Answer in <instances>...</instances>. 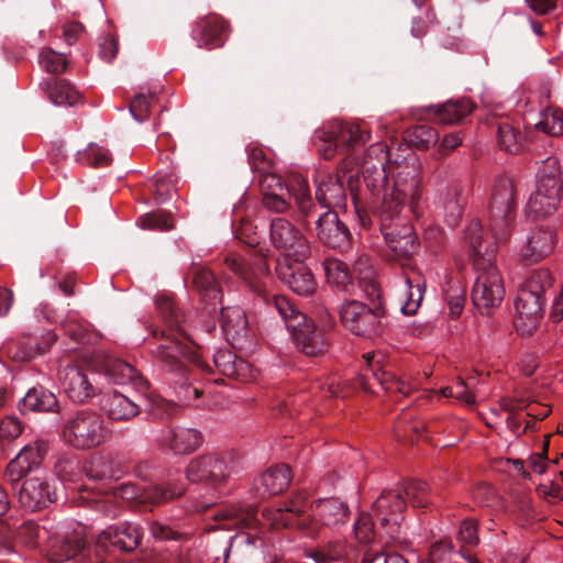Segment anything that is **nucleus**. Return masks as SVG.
Segmentation results:
<instances>
[{
	"mask_svg": "<svg viewBox=\"0 0 563 563\" xmlns=\"http://www.w3.org/2000/svg\"><path fill=\"white\" fill-rule=\"evenodd\" d=\"M372 155L377 157V164L366 161L363 177L371 190L382 191L377 214L399 217L406 205L416 212L422 198V180L415 167L406 162L391 161L384 143L373 144L368 150V156Z\"/></svg>",
	"mask_w": 563,
	"mask_h": 563,
	"instance_id": "obj_1",
	"label": "nucleus"
},
{
	"mask_svg": "<svg viewBox=\"0 0 563 563\" xmlns=\"http://www.w3.org/2000/svg\"><path fill=\"white\" fill-rule=\"evenodd\" d=\"M263 519L273 528L296 527L309 536L332 530L345 525L350 517L349 507L338 498H323L307 506L303 494L296 495L284 507L265 508Z\"/></svg>",
	"mask_w": 563,
	"mask_h": 563,
	"instance_id": "obj_2",
	"label": "nucleus"
},
{
	"mask_svg": "<svg viewBox=\"0 0 563 563\" xmlns=\"http://www.w3.org/2000/svg\"><path fill=\"white\" fill-rule=\"evenodd\" d=\"M166 329L161 332L164 342L161 343L155 352L156 360L169 372L180 369L183 358L203 367V362L199 356V347L186 333L180 323L185 322L183 313L175 308V303L169 298H163L157 301Z\"/></svg>",
	"mask_w": 563,
	"mask_h": 563,
	"instance_id": "obj_3",
	"label": "nucleus"
},
{
	"mask_svg": "<svg viewBox=\"0 0 563 563\" xmlns=\"http://www.w3.org/2000/svg\"><path fill=\"white\" fill-rule=\"evenodd\" d=\"M273 305L291 332L297 347L303 354L318 356L328 350L329 341L324 331L301 313L288 298L276 296Z\"/></svg>",
	"mask_w": 563,
	"mask_h": 563,
	"instance_id": "obj_4",
	"label": "nucleus"
},
{
	"mask_svg": "<svg viewBox=\"0 0 563 563\" xmlns=\"http://www.w3.org/2000/svg\"><path fill=\"white\" fill-rule=\"evenodd\" d=\"M563 199V172L556 158L544 161L539 170L534 192L528 200V211L536 217H545L559 208Z\"/></svg>",
	"mask_w": 563,
	"mask_h": 563,
	"instance_id": "obj_5",
	"label": "nucleus"
},
{
	"mask_svg": "<svg viewBox=\"0 0 563 563\" xmlns=\"http://www.w3.org/2000/svg\"><path fill=\"white\" fill-rule=\"evenodd\" d=\"M488 258L475 260L477 273L473 289L472 301L481 313L488 314L498 307L505 297L503 276L495 265V249L487 252Z\"/></svg>",
	"mask_w": 563,
	"mask_h": 563,
	"instance_id": "obj_6",
	"label": "nucleus"
},
{
	"mask_svg": "<svg viewBox=\"0 0 563 563\" xmlns=\"http://www.w3.org/2000/svg\"><path fill=\"white\" fill-rule=\"evenodd\" d=\"M340 319L347 331L366 339L377 338L386 330V313L379 302L368 307L358 300H346L340 307Z\"/></svg>",
	"mask_w": 563,
	"mask_h": 563,
	"instance_id": "obj_7",
	"label": "nucleus"
},
{
	"mask_svg": "<svg viewBox=\"0 0 563 563\" xmlns=\"http://www.w3.org/2000/svg\"><path fill=\"white\" fill-rule=\"evenodd\" d=\"M62 437L69 445L87 450L101 445L107 439V430L99 413L78 410L65 419Z\"/></svg>",
	"mask_w": 563,
	"mask_h": 563,
	"instance_id": "obj_8",
	"label": "nucleus"
},
{
	"mask_svg": "<svg viewBox=\"0 0 563 563\" xmlns=\"http://www.w3.org/2000/svg\"><path fill=\"white\" fill-rule=\"evenodd\" d=\"M515 185L509 178L496 180L489 205L490 229L496 240L505 241L515 217Z\"/></svg>",
	"mask_w": 563,
	"mask_h": 563,
	"instance_id": "obj_9",
	"label": "nucleus"
},
{
	"mask_svg": "<svg viewBox=\"0 0 563 563\" xmlns=\"http://www.w3.org/2000/svg\"><path fill=\"white\" fill-rule=\"evenodd\" d=\"M269 240L282 254V258L306 260L310 244L303 233L285 218H274L269 227Z\"/></svg>",
	"mask_w": 563,
	"mask_h": 563,
	"instance_id": "obj_10",
	"label": "nucleus"
},
{
	"mask_svg": "<svg viewBox=\"0 0 563 563\" xmlns=\"http://www.w3.org/2000/svg\"><path fill=\"white\" fill-rule=\"evenodd\" d=\"M357 175L358 170L347 169L344 162L335 174L327 175L318 185L316 197L319 203L330 210L344 209L347 201L346 186L352 191Z\"/></svg>",
	"mask_w": 563,
	"mask_h": 563,
	"instance_id": "obj_11",
	"label": "nucleus"
},
{
	"mask_svg": "<svg viewBox=\"0 0 563 563\" xmlns=\"http://www.w3.org/2000/svg\"><path fill=\"white\" fill-rule=\"evenodd\" d=\"M380 230L395 258L408 260L417 251V238L405 218L378 216Z\"/></svg>",
	"mask_w": 563,
	"mask_h": 563,
	"instance_id": "obj_12",
	"label": "nucleus"
},
{
	"mask_svg": "<svg viewBox=\"0 0 563 563\" xmlns=\"http://www.w3.org/2000/svg\"><path fill=\"white\" fill-rule=\"evenodd\" d=\"M230 474L228 459L222 454L208 453L196 456L186 467L188 481L206 483L214 488L223 485Z\"/></svg>",
	"mask_w": 563,
	"mask_h": 563,
	"instance_id": "obj_13",
	"label": "nucleus"
},
{
	"mask_svg": "<svg viewBox=\"0 0 563 563\" xmlns=\"http://www.w3.org/2000/svg\"><path fill=\"white\" fill-rule=\"evenodd\" d=\"M203 437L195 428L184 426H167L161 429L156 437L158 449L173 455H189L202 444Z\"/></svg>",
	"mask_w": 563,
	"mask_h": 563,
	"instance_id": "obj_14",
	"label": "nucleus"
},
{
	"mask_svg": "<svg viewBox=\"0 0 563 563\" xmlns=\"http://www.w3.org/2000/svg\"><path fill=\"white\" fill-rule=\"evenodd\" d=\"M16 496L20 506L29 511L41 510L56 500L55 489L40 476L25 478L20 485Z\"/></svg>",
	"mask_w": 563,
	"mask_h": 563,
	"instance_id": "obj_15",
	"label": "nucleus"
},
{
	"mask_svg": "<svg viewBox=\"0 0 563 563\" xmlns=\"http://www.w3.org/2000/svg\"><path fill=\"white\" fill-rule=\"evenodd\" d=\"M305 260L279 258L276 265L278 278L298 295H310L316 289V282Z\"/></svg>",
	"mask_w": 563,
	"mask_h": 563,
	"instance_id": "obj_16",
	"label": "nucleus"
},
{
	"mask_svg": "<svg viewBox=\"0 0 563 563\" xmlns=\"http://www.w3.org/2000/svg\"><path fill=\"white\" fill-rule=\"evenodd\" d=\"M544 298L519 289L515 307V327L521 334H531L543 317Z\"/></svg>",
	"mask_w": 563,
	"mask_h": 563,
	"instance_id": "obj_17",
	"label": "nucleus"
},
{
	"mask_svg": "<svg viewBox=\"0 0 563 563\" xmlns=\"http://www.w3.org/2000/svg\"><path fill=\"white\" fill-rule=\"evenodd\" d=\"M317 235L329 247L343 251L350 246V231L333 210L325 211L319 218Z\"/></svg>",
	"mask_w": 563,
	"mask_h": 563,
	"instance_id": "obj_18",
	"label": "nucleus"
},
{
	"mask_svg": "<svg viewBox=\"0 0 563 563\" xmlns=\"http://www.w3.org/2000/svg\"><path fill=\"white\" fill-rule=\"evenodd\" d=\"M141 539V529L135 525L125 522L103 530L97 537V547L103 551L110 545L122 551H132L139 547Z\"/></svg>",
	"mask_w": 563,
	"mask_h": 563,
	"instance_id": "obj_19",
	"label": "nucleus"
},
{
	"mask_svg": "<svg viewBox=\"0 0 563 563\" xmlns=\"http://www.w3.org/2000/svg\"><path fill=\"white\" fill-rule=\"evenodd\" d=\"M556 244L555 233L550 229L534 228L520 250V257L527 264H533L549 256Z\"/></svg>",
	"mask_w": 563,
	"mask_h": 563,
	"instance_id": "obj_20",
	"label": "nucleus"
},
{
	"mask_svg": "<svg viewBox=\"0 0 563 563\" xmlns=\"http://www.w3.org/2000/svg\"><path fill=\"white\" fill-rule=\"evenodd\" d=\"M228 29L229 25L220 15L209 14L197 20L192 29V37L199 47L211 49L223 45V35Z\"/></svg>",
	"mask_w": 563,
	"mask_h": 563,
	"instance_id": "obj_21",
	"label": "nucleus"
},
{
	"mask_svg": "<svg viewBox=\"0 0 563 563\" xmlns=\"http://www.w3.org/2000/svg\"><path fill=\"white\" fill-rule=\"evenodd\" d=\"M322 137L330 140L333 135L341 148L356 147L371 139L369 131L360 123L334 121L321 128Z\"/></svg>",
	"mask_w": 563,
	"mask_h": 563,
	"instance_id": "obj_22",
	"label": "nucleus"
},
{
	"mask_svg": "<svg viewBox=\"0 0 563 563\" xmlns=\"http://www.w3.org/2000/svg\"><path fill=\"white\" fill-rule=\"evenodd\" d=\"M184 494V487L177 486L174 488L170 487H162V486H150L144 494H140L137 487L133 484H122L120 485L114 495L121 497L125 500H135L137 499L141 503H152V504H161L168 501L175 497H179Z\"/></svg>",
	"mask_w": 563,
	"mask_h": 563,
	"instance_id": "obj_23",
	"label": "nucleus"
},
{
	"mask_svg": "<svg viewBox=\"0 0 563 563\" xmlns=\"http://www.w3.org/2000/svg\"><path fill=\"white\" fill-rule=\"evenodd\" d=\"M405 508L406 499L400 490L384 492L374 503L375 515L382 526H391V532L399 525Z\"/></svg>",
	"mask_w": 563,
	"mask_h": 563,
	"instance_id": "obj_24",
	"label": "nucleus"
},
{
	"mask_svg": "<svg viewBox=\"0 0 563 563\" xmlns=\"http://www.w3.org/2000/svg\"><path fill=\"white\" fill-rule=\"evenodd\" d=\"M41 462L40 448L37 445H26L8 464L5 476L12 485L18 484L23 478H27V474L37 468Z\"/></svg>",
	"mask_w": 563,
	"mask_h": 563,
	"instance_id": "obj_25",
	"label": "nucleus"
},
{
	"mask_svg": "<svg viewBox=\"0 0 563 563\" xmlns=\"http://www.w3.org/2000/svg\"><path fill=\"white\" fill-rule=\"evenodd\" d=\"M225 263L229 269L241 276L254 290H260L257 282L269 273L268 262L262 255L254 256L252 262H245L240 257H228Z\"/></svg>",
	"mask_w": 563,
	"mask_h": 563,
	"instance_id": "obj_26",
	"label": "nucleus"
},
{
	"mask_svg": "<svg viewBox=\"0 0 563 563\" xmlns=\"http://www.w3.org/2000/svg\"><path fill=\"white\" fill-rule=\"evenodd\" d=\"M60 378L65 393L71 400L84 402L93 395V387L81 369L74 366L66 367L60 373Z\"/></svg>",
	"mask_w": 563,
	"mask_h": 563,
	"instance_id": "obj_27",
	"label": "nucleus"
},
{
	"mask_svg": "<svg viewBox=\"0 0 563 563\" xmlns=\"http://www.w3.org/2000/svg\"><path fill=\"white\" fill-rule=\"evenodd\" d=\"M366 364L369 366L373 378L379 384V386L387 393H395L401 396H408L412 390L417 388V384L413 382L406 380L404 378H397L390 371L382 368L379 366H372V362L375 357L374 353H366L363 355Z\"/></svg>",
	"mask_w": 563,
	"mask_h": 563,
	"instance_id": "obj_28",
	"label": "nucleus"
},
{
	"mask_svg": "<svg viewBox=\"0 0 563 563\" xmlns=\"http://www.w3.org/2000/svg\"><path fill=\"white\" fill-rule=\"evenodd\" d=\"M213 364L217 369L227 377L242 382L253 378L250 363L238 358L236 355L229 350H219L213 356Z\"/></svg>",
	"mask_w": 563,
	"mask_h": 563,
	"instance_id": "obj_29",
	"label": "nucleus"
},
{
	"mask_svg": "<svg viewBox=\"0 0 563 563\" xmlns=\"http://www.w3.org/2000/svg\"><path fill=\"white\" fill-rule=\"evenodd\" d=\"M426 290V279L416 271L405 275V289L400 297L401 310L405 314L411 316L419 309Z\"/></svg>",
	"mask_w": 563,
	"mask_h": 563,
	"instance_id": "obj_30",
	"label": "nucleus"
},
{
	"mask_svg": "<svg viewBox=\"0 0 563 563\" xmlns=\"http://www.w3.org/2000/svg\"><path fill=\"white\" fill-rule=\"evenodd\" d=\"M101 408L108 418L117 421H128L140 413L139 405L120 393L104 395Z\"/></svg>",
	"mask_w": 563,
	"mask_h": 563,
	"instance_id": "obj_31",
	"label": "nucleus"
},
{
	"mask_svg": "<svg viewBox=\"0 0 563 563\" xmlns=\"http://www.w3.org/2000/svg\"><path fill=\"white\" fill-rule=\"evenodd\" d=\"M263 191V205L273 212L282 213L289 209V202L284 198V185L280 177L274 174H266L261 179Z\"/></svg>",
	"mask_w": 563,
	"mask_h": 563,
	"instance_id": "obj_32",
	"label": "nucleus"
},
{
	"mask_svg": "<svg viewBox=\"0 0 563 563\" xmlns=\"http://www.w3.org/2000/svg\"><path fill=\"white\" fill-rule=\"evenodd\" d=\"M220 322L227 340L231 343L239 341L246 333L247 319L238 306L222 308Z\"/></svg>",
	"mask_w": 563,
	"mask_h": 563,
	"instance_id": "obj_33",
	"label": "nucleus"
},
{
	"mask_svg": "<svg viewBox=\"0 0 563 563\" xmlns=\"http://www.w3.org/2000/svg\"><path fill=\"white\" fill-rule=\"evenodd\" d=\"M58 409V400L56 396L42 388L30 389L24 398L20 401V410L22 412H53Z\"/></svg>",
	"mask_w": 563,
	"mask_h": 563,
	"instance_id": "obj_34",
	"label": "nucleus"
},
{
	"mask_svg": "<svg viewBox=\"0 0 563 563\" xmlns=\"http://www.w3.org/2000/svg\"><path fill=\"white\" fill-rule=\"evenodd\" d=\"M464 240L468 245L470 255L472 256L474 264L475 260L488 258L487 252L490 251L492 247H494L495 251L497 250L494 242L486 243L484 241L482 225L477 221H472L467 225Z\"/></svg>",
	"mask_w": 563,
	"mask_h": 563,
	"instance_id": "obj_35",
	"label": "nucleus"
},
{
	"mask_svg": "<svg viewBox=\"0 0 563 563\" xmlns=\"http://www.w3.org/2000/svg\"><path fill=\"white\" fill-rule=\"evenodd\" d=\"M290 481V468L285 464L271 467L261 476L264 490L271 495L283 493L289 486Z\"/></svg>",
	"mask_w": 563,
	"mask_h": 563,
	"instance_id": "obj_36",
	"label": "nucleus"
},
{
	"mask_svg": "<svg viewBox=\"0 0 563 563\" xmlns=\"http://www.w3.org/2000/svg\"><path fill=\"white\" fill-rule=\"evenodd\" d=\"M473 111V104L468 99L448 101L437 109V120L444 124H454Z\"/></svg>",
	"mask_w": 563,
	"mask_h": 563,
	"instance_id": "obj_37",
	"label": "nucleus"
},
{
	"mask_svg": "<svg viewBox=\"0 0 563 563\" xmlns=\"http://www.w3.org/2000/svg\"><path fill=\"white\" fill-rule=\"evenodd\" d=\"M441 212L450 227H455L461 220L464 211V201L457 189L445 192L440 200Z\"/></svg>",
	"mask_w": 563,
	"mask_h": 563,
	"instance_id": "obj_38",
	"label": "nucleus"
},
{
	"mask_svg": "<svg viewBox=\"0 0 563 563\" xmlns=\"http://www.w3.org/2000/svg\"><path fill=\"white\" fill-rule=\"evenodd\" d=\"M497 142L501 150L510 154H518L526 146V139L522 133L507 122L499 124Z\"/></svg>",
	"mask_w": 563,
	"mask_h": 563,
	"instance_id": "obj_39",
	"label": "nucleus"
},
{
	"mask_svg": "<svg viewBox=\"0 0 563 563\" xmlns=\"http://www.w3.org/2000/svg\"><path fill=\"white\" fill-rule=\"evenodd\" d=\"M213 517L216 520L231 522L227 526H223L224 529L240 526L254 528L260 521L254 509L242 510L241 508H229L217 511Z\"/></svg>",
	"mask_w": 563,
	"mask_h": 563,
	"instance_id": "obj_40",
	"label": "nucleus"
},
{
	"mask_svg": "<svg viewBox=\"0 0 563 563\" xmlns=\"http://www.w3.org/2000/svg\"><path fill=\"white\" fill-rule=\"evenodd\" d=\"M500 407L505 411L509 412V417L507 418V424L510 428V430L518 437L533 427V423L527 421L526 426L521 429V424L523 421L521 417L517 413V411L527 408V404L523 399L510 397L503 398L500 400Z\"/></svg>",
	"mask_w": 563,
	"mask_h": 563,
	"instance_id": "obj_41",
	"label": "nucleus"
},
{
	"mask_svg": "<svg viewBox=\"0 0 563 563\" xmlns=\"http://www.w3.org/2000/svg\"><path fill=\"white\" fill-rule=\"evenodd\" d=\"M48 98L57 106H74L80 100V93L66 80H54L47 84Z\"/></svg>",
	"mask_w": 563,
	"mask_h": 563,
	"instance_id": "obj_42",
	"label": "nucleus"
},
{
	"mask_svg": "<svg viewBox=\"0 0 563 563\" xmlns=\"http://www.w3.org/2000/svg\"><path fill=\"white\" fill-rule=\"evenodd\" d=\"M286 190L294 196L299 210L308 214L312 200L307 180L301 175L294 174L289 177Z\"/></svg>",
	"mask_w": 563,
	"mask_h": 563,
	"instance_id": "obj_43",
	"label": "nucleus"
},
{
	"mask_svg": "<svg viewBox=\"0 0 563 563\" xmlns=\"http://www.w3.org/2000/svg\"><path fill=\"white\" fill-rule=\"evenodd\" d=\"M194 284L196 288L209 300L220 301L221 290L216 282L213 274L203 267H197L194 271Z\"/></svg>",
	"mask_w": 563,
	"mask_h": 563,
	"instance_id": "obj_44",
	"label": "nucleus"
},
{
	"mask_svg": "<svg viewBox=\"0 0 563 563\" xmlns=\"http://www.w3.org/2000/svg\"><path fill=\"white\" fill-rule=\"evenodd\" d=\"M406 141L418 150H428L439 140L438 131L427 125H416L406 132Z\"/></svg>",
	"mask_w": 563,
	"mask_h": 563,
	"instance_id": "obj_45",
	"label": "nucleus"
},
{
	"mask_svg": "<svg viewBox=\"0 0 563 563\" xmlns=\"http://www.w3.org/2000/svg\"><path fill=\"white\" fill-rule=\"evenodd\" d=\"M536 128L550 136L563 135V110L553 107L544 109Z\"/></svg>",
	"mask_w": 563,
	"mask_h": 563,
	"instance_id": "obj_46",
	"label": "nucleus"
},
{
	"mask_svg": "<svg viewBox=\"0 0 563 563\" xmlns=\"http://www.w3.org/2000/svg\"><path fill=\"white\" fill-rule=\"evenodd\" d=\"M553 285V276L549 269L540 268L533 271L525 283L521 285L520 289L527 292H531L532 295H538L541 298H544L547 290H549Z\"/></svg>",
	"mask_w": 563,
	"mask_h": 563,
	"instance_id": "obj_47",
	"label": "nucleus"
},
{
	"mask_svg": "<svg viewBox=\"0 0 563 563\" xmlns=\"http://www.w3.org/2000/svg\"><path fill=\"white\" fill-rule=\"evenodd\" d=\"M82 548L84 542L78 534L65 538L49 549L51 560L59 562L74 559Z\"/></svg>",
	"mask_w": 563,
	"mask_h": 563,
	"instance_id": "obj_48",
	"label": "nucleus"
},
{
	"mask_svg": "<svg viewBox=\"0 0 563 563\" xmlns=\"http://www.w3.org/2000/svg\"><path fill=\"white\" fill-rule=\"evenodd\" d=\"M327 279L330 284L345 287L352 280L347 265L338 258H327L323 263Z\"/></svg>",
	"mask_w": 563,
	"mask_h": 563,
	"instance_id": "obj_49",
	"label": "nucleus"
},
{
	"mask_svg": "<svg viewBox=\"0 0 563 563\" xmlns=\"http://www.w3.org/2000/svg\"><path fill=\"white\" fill-rule=\"evenodd\" d=\"M106 372L117 384L135 382L139 376L136 369L132 365L117 358L108 360L106 364Z\"/></svg>",
	"mask_w": 563,
	"mask_h": 563,
	"instance_id": "obj_50",
	"label": "nucleus"
},
{
	"mask_svg": "<svg viewBox=\"0 0 563 563\" xmlns=\"http://www.w3.org/2000/svg\"><path fill=\"white\" fill-rule=\"evenodd\" d=\"M406 499L409 500L415 508L427 507L430 503L428 494V485L422 481H411L404 487Z\"/></svg>",
	"mask_w": 563,
	"mask_h": 563,
	"instance_id": "obj_51",
	"label": "nucleus"
},
{
	"mask_svg": "<svg viewBox=\"0 0 563 563\" xmlns=\"http://www.w3.org/2000/svg\"><path fill=\"white\" fill-rule=\"evenodd\" d=\"M40 65L48 73L60 74L67 67V60L63 54L45 47L38 56Z\"/></svg>",
	"mask_w": 563,
	"mask_h": 563,
	"instance_id": "obj_52",
	"label": "nucleus"
},
{
	"mask_svg": "<svg viewBox=\"0 0 563 563\" xmlns=\"http://www.w3.org/2000/svg\"><path fill=\"white\" fill-rule=\"evenodd\" d=\"M79 161L82 164L101 167L111 163V156L108 150L97 144H89L84 152L79 153Z\"/></svg>",
	"mask_w": 563,
	"mask_h": 563,
	"instance_id": "obj_53",
	"label": "nucleus"
},
{
	"mask_svg": "<svg viewBox=\"0 0 563 563\" xmlns=\"http://www.w3.org/2000/svg\"><path fill=\"white\" fill-rule=\"evenodd\" d=\"M156 101L153 93H139L130 103V112L137 122H144L150 117L151 108Z\"/></svg>",
	"mask_w": 563,
	"mask_h": 563,
	"instance_id": "obj_54",
	"label": "nucleus"
},
{
	"mask_svg": "<svg viewBox=\"0 0 563 563\" xmlns=\"http://www.w3.org/2000/svg\"><path fill=\"white\" fill-rule=\"evenodd\" d=\"M137 223L142 229H153L159 231H168L174 227L173 219L168 214L161 211L142 216Z\"/></svg>",
	"mask_w": 563,
	"mask_h": 563,
	"instance_id": "obj_55",
	"label": "nucleus"
},
{
	"mask_svg": "<svg viewBox=\"0 0 563 563\" xmlns=\"http://www.w3.org/2000/svg\"><path fill=\"white\" fill-rule=\"evenodd\" d=\"M354 534L358 542L369 543L375 538L374 523L371 515L361 514L354 523Z\"/></svg>",
	"mask_w": 563,
	"mask_h": 563,
	"instance_id": "obj_56",
	"label": "nucleus"
},
{
	"mask_svg": "<svg viewBox=\"0 0 563 563\" xmlns=\"http://www.w3.org/2000/svg\"><path fill=\"white\" fill-rule=\"evenodd\" d=\"M457 540L461 547H475L479 542L477 523L473 519H465L461 522L457 531Z\"/></svg>",
	"mask_w": 563,
	"mask_h": 563,
	"instance_id": "obj_57",
	"label": "nucleus"
},
{
	"mask_svg": "<svg viewBox=\"0 0 563 563\" xmlns=\"http://www.w3.org/2000/svg\"><path fill=\"white\" fill-rule=\"evenodd\" d=\"M453 553V545L450 540L443 539L431 545L430 561L431 563H445Z\"/></svg>",
	"mask_w": 563,
	"mask_h": 563,
	"instance_id": "obj_58",
	"label": "nucleus"
},
{
	"mask_svg": "<svg viewBox=\"0 0 563 563\" xmlns=\"http://www.w3.org/2000/svg\"><path fill=\"white\" fill-rule=\"evenodd\" d=\"M316 144L320 154L325 159L332 158L336 151L341 148L334 135L330 140L322 137L321 129L316 132Z\"/></svg>",
	"mask_w": 563,
	"mask_h": 563,
	"instance_id": "obj_59",
	"label": "nucleus"
},
{
	"mask_svg": "<svg viewBox=\"0 0 563 563\" xmlns=\"http://www.w3.org/2000/svg\"><path fill=\"white\" fill-rule=\"evenodd\" d=\"M22 432V424L15 417H5L0 423V439L12 440Z\"/></svg>",
	"mask_w": 563,
	"mask_h": 563,
	"instance_id": "obj_60",
	"label": "nucleus"
},
{
	"mask_svg": "<svg viewBox=\"0 0 563 563\" xmlns=\"http://www.w3.org/2000/svg\"><path fill=\"white\" fill-rule=\"evenodd\" d=\"M363 563H408L400 554L397 553H379L367 551L363 559Z\"/></svg>",
	"mask_w": 563,
	"mask_h": 563,
	"instance_id": "obj_61",
	"label": "nucleus"
},
{
	"mask_svg": "<svg viewBox=\"0 0 563 563\" xmlns=\"http://www.w3.org/2000/svg\"><path fill=\"white\" fill-rule=\"evenodd\" d=\"M433 18L434 14L431 11H426L422 15L415 18L411 26L412 36L417 38L424 36L433 21Z\"/></svg>",
	"mask_w": 563,
	"mask_h": 563,
	"instance_id": "obj_62",
	"label": "nucleus"
},
{
	"mask_svg": "<svg viewBox=\"0 0 563 563\" xmlns=\"http://www.w3.org/2000/svg\"><path fill=\"white\" fill-rule=\"evenodd\" d=\"M249 163L254 169L262 170L266 164V154L257 145L250 144L247 146Z\"/></svg>",
	"mask_w": 563,
	"mask_h": 563,
	"instance_id": "obj_63",
	"label": "nucleus"
},
{
	"mask_svg": "<svg viewBox=\"0 0 563 563\" xmlns=\"http://www.w3.org/2000/svg\"><path fill=\"white\" fill-rule=\"evenodd\" d=\"M150 529L152 536L157 540H172L178 536L177 531L173 530L169 526L159 522H153Z\"/></svg>",
	"mask_w": 563,
	"mask_h": 563,
	"instance_id": "obj_64",
	"label": "nucleus"
}]
</instances>
